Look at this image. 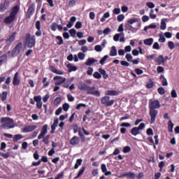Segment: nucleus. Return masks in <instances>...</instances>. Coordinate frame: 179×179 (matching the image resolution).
I'll return each instance as SVG.
<instances>
[{
  "label": "nucleus",
  "mask_w": 179,
  "mask_h": 179,
  "mask_svg": "<svg viewBox=\"0 0 179 179\" xmlns=\"http://www.w3.org/2000/svg\"><path fill=\"white\" fill-rule=\"evenodd\" d=\"M19 12V6H15L10 10L8 16L6 17L3 22L6 24H10V23L15 22L16 16Z\"/></svg>",
  "instance_id": "obj_1"
},
{
  "label": "nucleus",
  "mask_w": 179,
  "mask_h": 179,
  "mask_svg": "<svg viewBox=\"0 0 179 179\" xmlns=\"http://www.w3.org/2000/svg\"><path fill=\"white\" fill-rule=\"evenodd\" d=\"M0 122L3 124L1 128L3 129H12L15 127V124H15V121L10 117H1Z\"/></svg>",
  "instance_id": "obj_2"
},
{
  "label": "nucleus",
  "mask_w": 179,
  "mask_h": 179,
  "mask_svg": "<svg viewBox=\"0 0 179 179\" xmlns=\"http://www.w3.org/2000/svg\"><path fill=\"white\" fill-rule=\"evenodd\" d=\"M25 41L28 48H33L36 45V36H32L30 34L25 35Z\"/></svg>",
  "instance_id": "obj_3"
},
{
  "label": "nucleus",
  "mask_w": 179,
  "mask_h": 179,
  "mask_svg": "<svg viewBox=\"0 0 179 179\" xmlns=\"http://www.w3.org/2000/svg\"><path fill=\"white\" fill-rule=\"evenodd\" d=\"M145 127V123H141L138 127H133L131 130V135H133L134 136L139 135V134H141V131H142V129H144Z\"/></svg>",
  "instance_id": "obj_4"
},
{
  "label": "nucleus",
  "mask_w": 179,
  "mask_h": 179,
  "mask_svg": "<svg viewBox=\"0 0 179 179\" xmlns=\"http://www.w3.org/2000/svg\"><path fill=\"white\" fill-rule=\"evenodd\" d=\"M161 105L159 100H150L149 108L150 110H156V108H160Z\"/></svg>",
  "instance_id": "obj_5"
},
{
  "label": "nucleus",
  "mask_w": 179,
  "mask_h": 179,
  "mask_svg": "<svg viewBox=\"0 0 179 179\" xmlns=\"http://www.w3.org/2000/svg\"><path fill=\"white\" fill-rule=\"evenodd\" d=\"M157 114H159V111L157 110H151L150 109L149 115L150 117V124H155L156 121V117H157Z\"/></svg>",
  "instance_id": "obj_6"
},
{
  "label": "nucleus",
  "mask_w": 179,
  "mask_h": 179,
  "mask_svg": "<svg viewBox=\"0 0 179 179\" xmlns=\"http://www.w3.org/2000/svg\"><path fill=\"white\" fill-rule=\"evenodd\" d=\"M53 80H55V86H59L60 85H62L63 83H65L66 81V78L60 76H57L53 78Z\"/></svg>",
  "instance_id": "obj_7"
},
{
  "label": "nucleus",
  "mask_w": 179,
  "mask_h": 179,
  "mask_svg": "<svg viewBox=\"0 0 179 179\" xmlns=\"http://www.w3.org/2000/svg\"><path fill=\"white\" fill-rule=\"evenodd\" d=\"M87 94H92L93 96H96L97 97H100V92L96 90V87L92 86H88V88L87 90Z\"/></svg>",
  "instance_id": "obj_8"
},
{
  "label": "nucleus",
  "mask_w": 179,
  "mask_h": 179,
  "mask_svg": "<svg viewBox=\"0 0 179 179\" xmlns=\"http://www.w3.org/2000/svg\"><path fill=\"white\" fill-rule=\"evenodd\" d=\"M48 132V125L44 124L41 129V133L38 136V139H43Z\"/></svg>",
  "instance_id": "obj_9"
},
{
  "label": "nucleus",
  "mask_w": 179,
  "mask_h": 179,
  "mask_svg": "<svg viewBox=\"0 0 179 179\" xmlns=\"http://www.w3.org/2000/svg\"><path fill=\"white\" fill-rule=\"evenodd\" d=\"M110 100V96H103L101 99V103L102 104H106L107 107H110V106H113L114 104V100Z\"/></svg>",
  "instance_id": "obj_10"
},
{
  "label": "nucleus",
  "mask_w": 179,
  "mask_h": 179,
  "mask_svg": "<svg viewBox=\"0 0 179 179\" xmlns=\"http://www.w3.org/2000/svg\"><path fill=\"white\" fill-rule=\"evenodd\" d=\"M22 48L23 43H22V42L18 43V44L13 50V55H19V53L20 52V51H22Z\"/></svg>",
  "instance_id": "obj_11"
},
{
  "label": "nucleus",
  "mask_w": 179,
  "mask_h": 179,
  "mask_svg": "<svg viewBox=\"0 0 179 179\" xmlns=\"http://www.w3.org/2000/svg\"><path fill=\"white\" fill-rule=\"evenodd\" d=\"M10 3L9 0H5L3 3H0V12H5L9 8Z\"/></svg>",
  "instance_id": "obj_12"
},
{
  "label": "nucleus",
  "mask_w": 179,
  "mask_h": 179,
  "mask_svg": "<svg viewBox=\"0 0 179 179\" xmlns=\"http://www.w3.org/2000/svg\"><path fill=\"white\" fill-rule=\"evenodd\" d=\"M13 85L14 86H19L20 85V78H19V73L16 72L13 80Z\"/></svg>",
  "instance_id": "obj_13"
},
{
  "label": "nucleus",
  "mask_w": 179,
  "mask_h": 179,
  "mask_svg": "<svg viewBox=\"0 0 179 179\" xmlns=\"http://www.w3.org/2000/svg\"><path fill=\"white\" fill-rule=\"evenodd\" d=\"M34 101L36 102V107L38 108H41L43 107V102L41 101V96H36L34 97Z\"/></svg>",
  "instance_id": "obj_14"
},
{
  "label": "nucleus",
  "mask_w": 179,
  "mask_h": 179,
  "mask_svg": "<svg viewBox=\"0 0 179 179\" xmlns=\"http://www.w3.org/2000/svg\"><path fill=\"white\" fill-rule=\"evenodd\" d=\"M37 126L36 125H29L23 129L22 132L27 133V132H33L34 129H36Z\"/></svg>",
  "instance_id": "obj_15"
},
{
  "label": "nucleus",
  "mask_w": 179,
  "mask_h": 179,
  "mask_svg": "<svg viewBox=\"0 0 179 179\" xmlns=\"http://www.w3.org/2000/svg\"><path fill=\"white\" fill-rule=\"evenodd\" d=\"M16 34H17V33L16 31L13 32L11 36L9 37V38H8L6 41V44H8V45H10V43H13V41H15V38H16Z\"/></svg>",
  "instance_id": "obj_16"
},
{
  "label": "nucleus",
  "mask_w": 179,
  "mask_h": 179,
  "mask_svg": "<svg viewBox=\"0 0 179 179\" xmlns=\"http://www.w3.org/2000/svg\"><path fill=\"white\" fill-rule=\"evenodd\" d=\"M94 62H98V60L94 58L90 57L85 62V65L87 66H91V65H93Z\"/></svg>",
  "instance_id": "obj_17"
},
{
  "label": "nucleus",
  "mask_w": 179,
  "mask_h": 179,
  "mask_svg": "<svg viewBox=\"0 0 179 179\" xmlns=\"http://www.w3.org/2000/svg\"><path fill=\"white\" fill-rule=\"evenodd\" d=\"M155 62L158 65H164V56H163L162 55H159V57L155 59Z\"/></svg>",
  "instance_id": "obj_18"
},
{
  "label": "nucleus",
  "mask_w": 179,
  "mask_h": 179,
  "mask_svg": "<svg viewBox=\"0 0 179 179\" xmlns=\"http://www.w3.org/2000/svg\"><path fill=\"white\" fill-rule=\"evenodd\" d=\"M78 87L79 90H87V89H89V86L84 82H80L78 83Z\"/></svg>",
  "instance_id": "obj_19"
},
{
  "label": "nucleus",
  "mask_w": 179,
  "mask_h": 179,
  "mask_svg": "<svg viewBox=\"0 0 179 179\" xmlns=\"http://www.w3.org/2000/svg\"><path fill=\"white\" fill-rule=\"evenodd\" d=\"M80 142V140L79 139V137L74 136L70 141V145H78Z\"/></svg>",
  "instance_id": "obj_20"
},
{
  "label": "nucleus",
  "mask_w": 179,
  "mask_h": 179,
  "mask_svg": "<svg viewBox=\"0 0 179 179\" xmlns=\"http://www.w3.org/2000/svg\"><path fill=\"white\" fill-rule=\"evenodd\" d=\"M105 94L106 96H118V92L115 90H106Z\"/></svg>",
  "instance_id": "obj_21"
},
{
  "label": "nucleus",
  "mask_w": 179,
  "mask_h": 179,
  "mask_svg": "<svg viewBox=\"0 0 179 179\" xmlns=\"http://www.w3.org/2000/svg\"><path fill=\"white\" fill-rule=\"evenodd\" d=\"M99 72L103 76V79H107L108 78V74H107L106 70L103 69L102 68L99 69Z\"/></svg>",
  "instance_id": "obj_22"
},
{
  "label": "nucleus",
  "mask_w": 179,
  "mask_h": 179,
  "mask_svg": "<svg viewBox=\"0 0 179 179\" xmlns=\"http://www.w3.org/2000/svg\"><path fill=\"white\" fill-rule=\"evenodd\" d=\"M50 138H51V135L50 134H48L46 136H43V138H42V142L45 143V145H48V143H50Z\"/></svg>",
  "instance_id": "obj_23"
},
{
  "label": "nucleus",
  "mask_w": 179,
  "mask_h": 179,
  "mask_svg": "<svg viewBox=\"0 0 179 179\" xmlns=\"http://www.w3.org/2000/svg\"><path fill=\"white\" fill-rule=\"evenodd\" d=\"M153 41H154L153 38H150L145 39L143 43L145 45H149L150 47V45L153 44Z\"/></svg>",
  "instance_id": "obj_24"
},
{
  "label": "nucleus",
  "mask_w": 179,
  "mask_h": 179,
  "mask_svg": "<svg viewBox=\"0 0 179 179\" xmlns=\"http://www.w3.org/2000/svg\"><path fill=\"white\" fill-rule=\"evenodd\" d=\"M110 55V57H117V48L115 46H112Z\"/></svg>",
  "instance_id": "obj_25"
},
{
  "label": "nucleus",
  "mask_w": 179,
  "mask_h": 179,
  "mask_svg": "<svg viewBox=\"0 0 179 179\" xmlns=\"http://www.w3.org/2000/svg\"><path fill=\"white\" fill-rule=\"evenodd\" d=\"M166 21H167V20H166L164 18L162 20L161 25H160L161 30H166V29H167V25L166 24Z\"/></svg>",
  "instance_id": "obj_26"
},
{
  "label": "nucleus",
  "mask_w": 179,
  "mask_h": 179,
  "mask_svg": "<svg viewBox=\"0 0 179 179\" xmlns=\"http://www.w3.org/2000/svg\"><path fill=\"white\" fill-rule=\"evenodd\" d=\"M173 128H174V124L173 123V122H171V120H169L168 123L169 132H173Z\"/></svg>",
  "instance_id": "obj_27"
},
{
  "label": "nucleus",
  "mask_w": 179,
  "mask_h": 179,
  "mask_svg": "<svg viewBox=\"0 0 179 179\" xmlns=\"http://www.w3.org/2000/svg\"><path fill=\"white\" fill-rule=\"evenodd\" d=\"M67 68L69 69V72H73L75 71H78V67L72 66L71 64H68Z\"/></svg>",
  "instance_id": "obj_28"
},
{
  "label": "nucleus",
  "mask_w": 179,
  "mask_h": 179,
  "mask_svg": "<svg viewBox=\"0 0 179 179\" xmlns=\"http://www.w3.org/2000/svg\"><path fill=\"white\" fill-rule=\"evenodd\" d=\"M20 139H23V135L17 134L13 136V141L17 142V141H20Z\"/></svg>",
  "instance_id": "obj_29"
},
{
  "label": "nucleus",
  "mask_w": 179,
  "mask_h": 179,
  "mask_svg": "<svg viewBox=\"0 0 179 179\" xmlns=\"http://www.w3.org/2000/svg\"><path fill=\"white\" fill-rule=\"evenodd\" d=\"M83 162V160L82 159H78L76 160V163L74 166V169H79V166H82V162Z\"/></svg>",
  "instance_id": "obj_30"
},
{
  "label": "nucleus",
  "mask_w": 179,
  "mask_h": 179,
  "mask_svg": "<svg viewBox=\"0 0 179 179\" xmlns=\"http://www.w3.org/2000/svg\"><path fill=\"white\" fill-rule=\"evenodd\" d=\"M121 36H124V33L122 34H116L114 36H113V40L114 41H120V37H121Z\"/></svg>",
  "instance_id": "obj_31"
},
{
  "label": "nucleus",
  "mask_w": 179,
  "mask_h": 179,
  "mask_svg": "<svg viewBox=\"0 0 179 179\" xmlns=\"http://www.w3.org/2000/svg\"><path fill=\"white\" fill-rule=\"evenodd\" d=\"M8 97V92H2L1 95V101H5Z\"/></svg>",
  "instance_id": "obj_32"
},
{
  "label": "nucleus",
  "mask_w": 179,
  "mask_h": 179,
  "mask_svg": "<svg viewBox=\"0 0 179 179\" xmlns=\"http://www.w3.org/2000/svg\"><path fill=\"white\" fill-rule=\"evenodd\" d=\"M34 10L35 6L34 4H32L28 9V13H29V15H33V13H34Z\"/></svg>",
  "instance_id": "obj_33"
},
{
  "label": "nucleus",
  "mask_w": 179,
  "mask_h": 179,
  "mask_svg": "<svg viewBox=\"0 0 179 179\" xmlns=\"http://www.w3.org/2000/svg\"><path fill=\"white\" fill-rule=\"evenodd\" d=\"M6 58H8V56L6 55H3L0 57V65L3 64L5 61H6Z\"/></svg>",
  "instance_id": "obj_34"
},
{
  "label": "nucleus",
  "mask_w": 179,
  "mask_h": 179,
  "mask_svg": "<svg viewBox=\"0 0 179 179\" xmlns=\"http://www.w3.org/2000/svg\"><path fill=\"white\" fill-rule=\"evenodd\" d=\"M83 173H85V166H83L78 172L77 176H76L74 178L75 179H78L79 178V177H80V176H82L83 174Z\"/></svg>",
  "instance_id": "obj_35"
},
{
  "label": "nucleus",
  "mask_w": 179,
  "mask_h": 179,
  "mask_svg": "<svg viewBox=\"0 0 179 179\" xmlns=\"http://www.w3.org/2000/svg\"><path fill=\"white\" fill-rule=\"evenodd\" d=\"M43 84L44 87H48L50 86V81H47V77L43 78Z\"/></svg>",
  "instance_id": "obj_36"
},
{
  "label": "nucleus",
  "mask_w": 179,
  "mask_h": 179,
  "mask_svg": "<svg viewBox=\"0 0 179 179\" xmlns=\"http://www.w3.org/2000/svg\"><path fill=\"white\" fill-rule=\"evenodd\" d=\"M162 86H167L169 85V83H167V79H166V78H164V76H162L160 77V79H162Z\"/></svg>",
  "instance_id": "obj_37"
},
{
  "label": "nucleus",
  "mask_w": 179,
  "mask_h": 179,
  "mask_svg": "<svg viewBox=\"0 0 179 179\" xmlns=\"http://www.w3.org/2000/svg\"><path fill=\"white\" fill-rule=\"evenodd\" d=\"M108 17H110V13H104L103 17L101 18V22H106V19H108Z\"/></svg>",
  "instance_id": "obj_38"
},
{
  "label": "nucleus",
  "mask_w": 179,
  "mask_h": 179,
  "mask_svg": "<svg viewBox=\"0 0 179 179\" xmlns=\"http://www.w3.org/2000/svg\"><path fill=\"white\" fill-rule=\"evenodd\" d=\"M57 40H59V42L57 43L58 45H62L64 44V39H62V36H56Z\"/></svg>",
  "instance_id": "obj_39"
},
{
  "label": "nucleus",
  "mask_w": 179,
  "mask_h": 179,
  "mask_svg": "<svg viewBox=\"0 0 179 179\" xmlns=\"http://www.w3.org/2000/svg\"><path fill=\"white\" fill-rule=\"evenodd\" d=\"M78 57L81 61H83V59H85L86 57V55L83 52H78Z\"/></svg>",
  "instance_id": "obj_40"
},
{
  "label": "nucleus",
  "mask_w": 179,
  "mask_h": 179,
  "mask_svg": "<svg viewBox=\"0 0 179 179\" xmlns=\"http://www.w3.org/2000/svg\"><path fill=\"white\" fill-rule=\"evenodd\" d=\"M108 59V55H105L100 61L99 63L101 64V65H104V62H106V61H107V59Z\"/></svg>",
  "instance_id": "obj_41"
},
{
  "label": "nucleus",
  "mask_w": 179,
  "mask_h": 179,
  "mask_svg": "<svg viewBox=\"0 0 179 179\" xmlns=\"http://www.w3.org/2000/svg\"><path fill=\"white\" fill-rule=\"evenodd\" d=\"M93 76L95 79H101V74L97 71L94 73Z\"/></svg>",
  "instance_id": "obj_42"
},
{
  "label": "nucleus",
  "mask_w": 179,
  "mask_h": 179,
  "mask_svg": "<svg viewBox=\"0 0 179 179\" xmlns=\"http://www.w3.org/2000/svg\"><path fill=\"white\" fill-rule=\"evenodd\" d=\"M157 92L159 94H164L166 93V90L163 87H160L157 89Z\"/></svg>",
  "instance_id": "obj_43"
},
{
  "label": "nucleus",
  "mask_w": 179,
  "mask_h": 179,
  "mask_svg": "<svg viewBox=\"0 0 179 179\" xmlns=\"http://www.w3.org/2000/svg\"><path fill=\"white\" fill-rule=\"evenodd\" d=\"M126 59H127L128 62H132L134 57H132V55L131 54H127Z\"/></svg>",
  "instance_id": "obj_44"
},
{
  "label": "nucleus",
  "mask_w": 179,
  "mask_h": 179,
  "mask_svg": "<svg viewBox=\"0 0 179 179\" xmlns=\"http://www.w3.org/2000/svg\"><path fill=\"white\" fill-rule=\"evenodd\" d=\"M50 29L51 30H52V31H56L57 29V24L55 22H53L50 26Z\"/></svg>",
  "instance_id": "obj_45"
},
{
  "label": "nucleus",
  "mask_w": 179,
  "mask_h": 179,
  "mask_svg": "<svg viewBox=\"0 0 179 179\" xmlns=\"http://www.w3.org/2000/svg\"><path fill=\"white\" fill-rule=\"evenodd\" d=\"M154 13H155V10H152V9L150 10V19H156L157 16Z\"/></svg>",
  "instance_id": "obj_46"
},
{
  "label": "nucleus",
  "mask_w": 179,
  "mask_h": 179,
  "mask_svg": "<svg viewBox=\"0 0 179 179\" xmlns=\"http://www.w3.org/2000/svg\"><path fill=\"white\" fill-rule=\"evenodd\" d=\"M94 50L95 51H96L97 52H101V51L103 50V48H101V45H96L94 47Z\"/></svg>",
  "instance_id": "obj_47"
},
{
  "label": "nucleus",
  "mask_w": 179,
  "mask_h": 179,
  "mask_svg": "<svg viewBox=\"0 0 179 179\" xmlns=\"http://www.w3.org/2000/svg\"><path fill=\"white\" fill-rule=\"evenodd\" d=\"M159 43H166V38L162 34L159 35V38L158 39Z\"/></svg>",
  "instance_id": "obj_48"
},
{
  "label": "nucleus",
  "mask_w": 179,
  "mask_h": 179,
  "mask_svg": "<svg viewBox=\"0 0 179 179\" xmlns=\"http://www.w3.org/2000/svg\"><path fill=\"white\" fill-rule=\"evenodd\" d=\"M136 176L135 173L132 172H127V178L134 179L135 178Z\"/></svg>",
  "instance_id": "obj_49"
},
{
  "label": "nucleus",
  "mask_w": 179,
  "mask_h": 179,
  "mask_svg": "<svg viewBox=\"0 0 179 179\" xmlns=\"http://www.w3.org/2000/svg\"><path fill=\"white\" fill-rule=\"evenodd\" d=\"M69 34L71 37H75V36H76V30L75 29H71L69 30Z\"/></svg>",
  "instance_id": "obj_50"
},
{
  "label": "nucleus",
  "mask_w": 179,
  "mask_h": 179,
  "mask_svg": "<svg viewBox=\"0 0 179 179\" xmlns=\"http://www.w3.org/2000/svg\"><path fill=\"white\" fill-rule=\"evenodd\" d=\"M146 6H148V8H149L150 9H153V8H155V6L153 3V2H147Z\"/></svg>",
  "instance_id": "obj_51"
},
{
  "label": "nucleus",
  "mask_w": 179,
  "mask_h": 179,
  "mask_svg": "<svg viewBox=\"0 0 179 179\" xmlns=\"http://www.w3.org/2000/svg\"><path fill=\"white\" fill-rule=\"evenodd\" d=\"M168 46L170 48V50H174V42L173 41H169L168 42Z\"/></svg>",
  "instance_id": "obj_52"
},
{
  "label": "nucleus",
  "mask_w": 179,
  "mask_h": 179,
  "mask_svg": "<svg viewBox=\"0 0 179 179\" xmlns=\"http://www.w3.org/2000/svg\"><path fill=\"white\" fill-rule=\"evenodd\" d=\"M124 19H125V15H124V14H121L117 16V22H122Z\"/></svg>",
  "instance_id": "obj_53"
},
{
  "label": "nucleus",
  "mask_w": 179,
  "mask_h": 179,
  "mask_svg": "<svg viewBox=\"0 0 179 179\" xmlns=\"http://www.w3.org/2000/svg\"><path fill=\"white\" fill-rule=\"evenodd\" d=\"M113 13L114 15H120L121 13V9L120 8H114L113 10Z\"/></svg>",
  "instance_id": "obj_54"
},
{
  "label": "nucleus",
  "mask_w": 179,
  "mask_h": 179,
  "mask_svg": "<svg viewBox=\"0 0 179 179\" xmlns=\"http://www.w3.org/2000/svg\"><path fill=\"white\" fill-rule=\"evenodd\" d=\"M127 22L129 24H134V23H136V22H138V19L136 18L131 19V20H129Z\"/></svg>",
  "instance_id": "obj_55"
},
{
  "label": "nucleus",
  "mask_w": 179,
  "mask_h": 179,
  "mask_svg": "<svg viewBox=\"0 0 179 179\" xmlns=\"http://www.w3.org/2000/svg\"><path fill=\"white\" fill-rule=\"evenodd\" d=\"M131 150V147L126 146L123 148V153H129V151Z\"/></svg>",
  "instance_id": "obj_56"
},
{
  "label": "nucleus",
  "mask_w": 179,
  "mask_h": 179,
  "mask_svg": "<svg viewBox=\"0 0 179 179\" xmlns=\"http://www.w3.org/2000/svg\"><path fill=\"white\" fill-rule=\"evenodd\" d=\"M153 50H159L160 48V45H159V43L155 42L152 45Z\"/></svg>",
  "instance_id": "obj_57"
},
{
  "label": "nucleus",
  "mask_w": 179,
  "mask_h": 179,
  "mask_svg": "<svg viewBox=\"0 0 179 179\" xmlns=\"http://www.w3.org/2000/svg\"><path fill=\"white\" fill-rule=\"evenodd\" d=\"M75 5H76V1L75 0H71L69 2V6L70 8H72V6H75Z\"/></svg>",
  "instance_id": "obj_58"
},
{
  "label": "nucleus",
  "mask_w": 179,
  "mask_h": 179,
  "mask_svg": "<svg viewBox=\"0 0 179 179\" xmlns=\"http://www.w3.org/2000/svg\"><path fill=\"white\" fill-rule=\"evenodd\" d=\"M101 169L102 173H106V171H107V166H106V164H102L101 166Z\"/></svg>",
  "instance_id": "obj_59"
},
{
  "label": "nucleus",
  "mask_w": 179,
  "mask_h": 179,
  "mask_svg": "<svg viewBox=\"0 0 179 179\" xmlns=\"http://www.w3.org/2000/svg\"><path fill=\"white\" fill-rule=\"evenodd\" d=\"M103 34H110V33H111V29H110V27L106 28L103 31Z\"/></svg>",
  "instance_id": "obj_60"
},
{
  "label": "nucleus",
  "mask_w": 179,
  "mask_h": 179,
  "mask_svg": "<svg viewBox=\"0 0 179 179\" xmlns=\"http://www.w3.org/2000/svg\"><path fill=\"white\" fill-rule=\"evenodd\" d=\"M124 27L125 29H127V30H132V29H134L132 25H131V24L129 23L125 24Z\"/></svg>",
  "instance_id": "obj_61"
},
{
  "label": "nucleus",
  "mask_w": 179,
  "mask_h": 179,
  "mask_svg": "<svg viewBox=\"0 0 179 179\" xmlns=\"http://www.w3.org/2000/svg\"><path fill=\"white\" fill-rule=\"evenodd\" d=\"M63 110L64 111H68L69 110V103L63 104Z\"/></svg>",
  "instance_id": "obj_62"
},
{
  "label": "nucleus",
  "mask_w": 179,
  "mask_h": 179,
  "mask_svg": "<svg viewBox=\"0 0 179 179\" xmlns=\"http://www.w3.org/2000/svg\"><path fill=\"white\" fill-rule=\"evenodd\" d=\"M61 103V97H57L54 100V104L57 106V104H59Z\"/></svg>",
  "instance_id": "obj_63"
},
{
  "label": "nucleus",
  "mask_w": 179,
  "mask_h": 179,
  "mask_svg": "<svg viewBox=\"0 0 179 179\" xmlns=\"http://www.w3.org/2000/svg\"><path fill=\"white\" fill-rule=\"evenodd\" d=\"M120 64L122 66H129V64L128 63V62H126V61H121L120 62Z\"/></svg>",
  "instance_id": "obj_64"
}]
</instances>
